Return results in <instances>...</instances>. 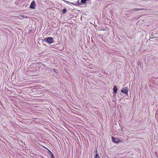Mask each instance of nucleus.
<instances>
[{
	"label": "nucleus",
	"instance_id": "nucleus-1",
	"mask_svg": "<svg viewBox=\"0 0 158 158\" xmlns=\"http://www.w3.org/2000/svg\"><path fill=\"white\" fill-rule=\"evenodd\" d=\"M47 42L49 44L52 43L53 42V39L52 37H48L45 38Z\"/></svg>",
	"mask_w": 158,
	"mask_h": 158
},
{
	"label": "nucleus",
	"instance_id": "nucleus-2",
	"mask_svg": "<svg viewBox=\"0 0 158 158\" xmlns=\"http://www.w3.org/2000/svg\"><path fill=\"white\" fill-rule=\"evenodd\" d=\"M121 92L122 93L124 94H128V88L127 87H125L122 89Z\"/></svg>",
	"mask_w": 158,
	"mask_h": 158
},
{
	"label": "nucleus",
	"instance_id": "nucleus-3",
	"mask_svg": "<svg viewBox=\"0 0 158 158\" xmlns=\"http://www.w3.org/2000/svg\"><path fill=\"white\" fill-rule=\"evenodd\" d=\"M111 139L113 142L115 143H118L119 142H121L118 139L115 138L114 137H112Z\"/></svg>",
	"mask_w": 158,
	"mask_h": 158
},
{
	"label": "nucleus",
	"instance_id": "nucleus-4",
	"mask_svg": "<svg viewBox=\"0 0 158 158\" xmlns=\"http://www.w3.org/2000/svg\"><path fill=\"white\" fill-rule=\"evenodd\" d=\"M35 7V1H33L30 6V7L32 9H34Z\"/></svg>",
	"mask_w": 158,
	"mask_h": 158
},
{
	"label": "nucleus",
	"instance_id": "nucleus-5",
	"mask_svg": "<svg viewBox=\"0 0 158 158\" xmlns=\"http://www.w3.org/2000/svg\"><path fill=\"white\" fill-rule=\"evenodd\" d=\"M117 88L116 85H114V86L113 91H114V95L117 93Z\"/></svg>",
	"mask_w": 158,
	"mask_h": 158
},
{
	"label": "nucleus",
	"instance_id": "nucleus-6",
	"mask_svg": "<svg viewBox=\"0 0 158 158\" xmlns=\"http://www.w3.org/2000/svg\"><path fill=\"white\" fill-rule=\"evenodd\" d=\"M81 2H80V0H78V1H77L76 2V3H72V4H73V5H77V4H81Z\"/></svg>",
	"mask_w": 158,
	"mask_h": 158
},
{
	"label": "nucleus",
	"instance_id": "nucleus-7",
	"mask_svg": "<svg viewBox=\"0 0 158 158\" xmlns=\"http://www.w3.org/2000/svg\"><path fill=\"white\" fill-rule=\"evenodd\" d=\"M97 150H96V155H95V158H100V157L98 155V153H97Z\"/></svg>",
	"mask_w": 158,
	"mask_h": 158
},
{
	"label": "nucleus",
	"instance_id": "nucleus-8",
	"mask_svg": "<svg viewBox=\"0 0 158 158\" xmlns=\"http://www.w3.org/2000/svg\"><path fill=\"white\" fill-rule=\"evenodd\" d=\"M86 0H81L80 1V2H81V3L84 4L86 2Z\"/></svg>",
	"mask_w": 158,
	"mask_h": 158
},
{
	"label": "nucleus",
	"instance_id": "nucleus-9",
	"mask_svg": "<svg viewBox=\"0 0 158 158\" xmlns=\"http://www.w3.org/2000/svg\"><path fill=\"white\" fill-rule=\"evenodd\" d=\"M142 9H140V8H137V9H134L132 10H133L134 11H136V10H142Z\"/></svg>",
	"mask_w": 158,
	"mask_h": 158
},
{
	"label": "nucleus",
	"instance_id": "nucleus-10",
	"mask_svg": "<svg viewBox=\"0 0 158 158\" xmlns=\"http://www.w3.org/2000/svg\"><path fill=\"white\" fill-rule=\"evenodd\" d=\"M66 10L65 9H63L62 10V14H64V13H66Z\"/></svg>",
	"mask_w": 158,
	"mask_h": 158
},
{
	"label": "nucleus",
	"instance_id": "nucleus-11",
	"mask_svg": "<svg viewBox=\"0 0 158 158\" xmlns=\"http://www.w3.org/2000/svg\"><path fill=\"white\" fill-rule=\"evenodd\" d=\"M51 157L52 158H54V156L53 155V154L52 153V152H51Z\"/></svg>",
	"mask_w": 158,
	"mask_h": 158
}]
</instances>
